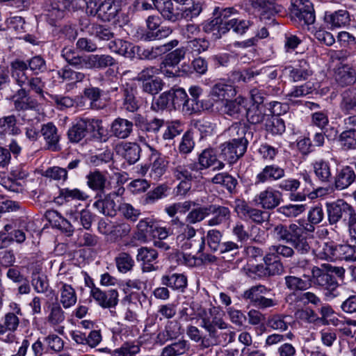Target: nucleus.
<instances>
[{
	"label": "nucleus",
	"mask_w": 356,
	"mask_h": 356,
	"mask_svg": "<svg viewBox=\"0 0 356 356\" xmlns=\"http://www.w3.org/2000/svg\"><path fill=\"white\" fill-rule=\"evenodd\" d=\"M273 234L278 241L290 243L293 247L286 245H271L273 252L280 257L289 259L294 257L296 251L300 254L309 252L311 245L304 229L301 226L292 223L289 225L279 224L273 229Z\"/></svg>",
	"instance_id": "f257e3e1"
},
{
	"label": "nucleus",
	"mask_w": 356,
	"mask_h": 356,
	"mask_svg": "<svg viewBox=\"0 0 356 356\" xmlns=\"http://www.w3.org/2000/svg\"><path fill=\"white\" fill-rule=\"evenodd\" d=\"M200 326L208 332V338L202 340V348H208L218 345H226L234 341L236 333L229 329V325L216 316L201 319Z\"/></svg>",
	"instance_id": "f03ea898"
},
{
	"label": "nucleus",
	"mask_w": 356,
	"mask_h": 356,
	"mask_svg": "<svg viewBox=\"0 0 356 356\" xmlns=\"http://www.w3.org/2000/svg\"><path fill=\"white\" fill-rule=\"evenodd\" d=\"M152 107L156 111L168 109L180 111L184 115L195 113L193 101H189L186 92L181 88H172L162 92L152 104Z\"/></svg>",
	"instance_id": "7ed1b4c3"
},
{
	"label": "nucleus",
	"mask_w": 356,
	"mask_h": 356,
	"mask_svg": "<svg viewBox=\"0 0 356 356\" xmlns=\"http://www.w3.org/2000/svg\"><path fill=\"white\" fill-rule=\"evenodd\" d=\"M330 225H336L341 219L346 222L350 236L356 235V211L343 200L326 203Z\"/></svg>",
	"instance_id": "20e7f679"
},
{
	"label": "nucleus",
	"mask_w": 356,
	"mask_h": 356,
	"mask_svg": "<svg viewBox=\"0 0 356 356\" xmlns=\"http://www.w3.org/2000/svg\"><path fill=\"white\" fill-rule=\"evenodd\" d=\"M172 225L177 229L178 235L176 238L177 245L183 250H194L202 252L205 247L204 236H196V230L188 224L180 221L177 218L172 220Z\"/></svg>",
	"instance_id": "39448f33"
},
{
	"label": "nucleus",
	"mask_w": 356,
	"mask_h": 356,
	"mask_svg": "<svg viewBox=\"0 0 356 356\" xmlns=\"http://www.w3.org/2000/svg\"><path fill=\"white\" fill-rule=\"evenodd\" d=\"M102 121L99 119L80 118L76 119L67 131V137L71 143H76L86 137L87 134H97L99 137L103 134Z\"/></svg>",
	"instance_id": "423d86ee"
},
{
	"label": "nucleus",
	"mask_w": 356,
	"mask_h": 356,
	"mask_svg": "<svg viewBox=\"0 0 356 356\" xmlns=\"http://www.w3.org/2000/svg\"><path fill=\"white\" fill-rule=\"evenodd\" d=\"M291 20L300 26H308L315 22V13L309 0H294L290 10Z\"/></svg>",
	"instance_id": "0eeeda50"
},
{
	"label": "nucleus",
	"mask_w": 356,
	"mask_h": 356,
	"mask_svg": "<svg viewBox=\"0 0 356 356\" xmlns=\"http://www.w3.org/2000/svg\"><path fill=\"white\" fill-rule=\"evenodd\" d=\"M303 277L310 279L311 284L313 283L330 293H332L339 286V284L335 277L325 270L323 264H322L321 267L316 266H312L311 275L303 274Z\"/></svg>",
	"instance_id": "6e6552de"
},
{
	"label": "nucleus",
	"mask_w": 356,
	"mask_h": 356,
	"mask_svg": "<svg viewBox=\"0 0 356 356\" xmlns=\"http://www.w3.org/2000/svg\"><path fill=\"white\" fill-rule=\"evenodd\" d=\"M79 26L81 31L87 33L99 41H108L114 38L115 33L111 27L107 25L92 22L87 17H83L79 20Z\"/></svg>",
	"instance_id": "1a4fd4ad"
},
{
	"label": "nucleus",
	"mask_w": 356,
	"mask_h": 356,
	"mask_svg": "<svg viewBox=\"0 0 356 356\" xmlns=\"http://www.w3.org/2000/svg\"><path fill=\"white\" fill-rule=\"evenodd\" d=\"M247 148L243 146L242 144H238L229 140L220 145L218 157L222 161L232 165L236 163L245 154Z\"/></svg>",
	"instance_id": "9d476101"
},
{
	"label": "nucleus",
	"mask_w": 356,
	"mask_h": 356,
	"mask_svg": "<svg viewBox=\"0 0 356 356\" xmlns=\"http://www.w3.org/2000/svg\"><path fill=\"white\" fill-rule=\"evenodd\" d=\"M282 201V194L272 187H267L258 193L254 199L257 206L265 210H273L277 207Z\"/></svg>",
	"instance_id": "9b49d317"
},
{
	"label": "nucleus",
	"mask_w": 356,
	"mask_h": 356,
	"mask_svg": "<svg viewBox=\"0 0 356 356\" xmlns=\"http://www.w3.org/2000/svg\"><path fill=\"white\" fill-rule=\"evenodd\" d=\"M252 24L253 22L250 19L233 17L226 21L223 26L219 28L218 31L213 33V36L215 39H220L229 30H232L237 35H243L246 33Z\"/></svg>",
	"instance_id": "f8f14e48"
},
{
	"label": "nucleus",
	"mask_w": 356,
	"mask_h": 356,
	"mask_svg": "<svg viewBox=\"0 0 356 356\" xmlns=\"http://www.w3.org/2000/svg\"><path fill=\"white\" fill-rule=\"evenodd\" d=\"M271 115H268L266 118V129L273 134H282L285 131L284 120L279 117L281 114L282 104L278 102L270 103Z\"/></svg>",
	"instance_id": "ddd939ff"
},
{
	"label": "nucleus",
	"mask_w": 356,
	"mask_h": 356,
	"mask_svg": "<svg viewBox=\"0 0 356 356\" xmlns=\"http://www.w3.org/2000/svg\"><path fill=\"white\" fill-rule=\"evenodd\" d=\"M227 135L232 141L242 144L243 146L248 147L249 141L252 139L253 133L250 127L245 124L238 122L233 123L226 131Z\"/></svg>",
	"instance_id": "4468645a"
},
{
	"label": "nucleus",
	"mask_w": 356,
	"mask_h": 356,
	"mask_svg": "<svg viewBox=\"0 0 356 356\" xmlns=\"http://www.w3.org/2000/svg\"><path fill=\"white\" fill-rule=\"evenodd\" d=\"M120 198L115 193H111L95 202L93 206L102 214L115 216L119 209Z\"/></svg>",
	"instance_id": "2eb2a0df"
},
{
	"label": "nucleus",
	"mask_w": 356,
	"mask_h": 356,
	"mask_svg": "<svg viewBox=\"0 0 356 356\" xmlns=\"http://www.w3.org/2000/svg\"><path fill=\"white\" fill-rule=\"evenodd\" d=\"M162 17L175 22L181 19V8L172 0H151Z\"/></svg>",
	"instance_id": "dca6fc26"
},
{
	"label": "nucleus",
	"mask_w": 356,
	"mask_h": 356,
	"mask_svg": "<svg viewBox=\"0 0 356 356\" xmlns=\"http://www.w3.org/2000/svg\"><path fill=\"white\" fill-rule=\"evenodd\" d=\"M90 296L104 308L114 307L118 302V293L111 289L104 292L93 284L90 290Z\"/></svg>",
	"instance_id": "f3484780"
},
{
	"label": "nucleus",
	"mask_w": 356,
	"mask_h": 356,
	"mask_svg": "<svg viewBox=\"0 0 356 356\" xmlns=\"http://www.w3.org/2000/svg\"><path fill=\"white\" fill-rule=\"evenodd\" d=\"M285 170L275 164L266 165L255 177V184L277 181L284 178Z\"/></svg>",
	"instance_id": "a211bd4d"
},
{
	"label": "nucleus",
	"mask_w": 356,
	"mask_h": 356,
	"mask_svg": "<svg viewBox=\"0 0 356 356\" xmlns=\"http://www.w3.org/2000/svg\"><path fill=\"white\" fill-rule=\"evenodd\" d=\"M158 252L156 250L147 247H141L138 249L136 260L141 262L143 272H152L156 270L158 267L154 264L156 263Z\"/></svg>",
	"instance_id": "6ab92c4d"
},
{
	"label": "nucleus",
	"mask_w": 356,
	"mask_h": 356,
	"mask_svg": "<svg viewBox=\"0 0 356 356\" xmlns=\"http://www.w3.org/2000/svg\"><path fill=\"white\" fill-rule=\"evenodd\" d=\"M119 10L118 5L108 0L102 2L95 10H92L90 16H97L103 22H111L116 17Z\"/></svg>",
	"instance_id": "aec40b11"
},
{
	"label": "nucleus",
	"mask_w": 356,
	"mask_h": 356,
	"mask_svg": "<svg viewBox=\"0 0 356 356\" xmlns=\"http://www.w3.org/2000/svg\"><path fill=\"white\" fill-rule=\"evenodd\" d=\"M212 215V217L207 221V225L211 227L220 225L231 218L230 209L224 206L218 204L208 205V216Z\"/></svg>",
	"instance_id": "412c9836"
},
{
	"label": "nucleus",
	"mask_w": 356,
	"mask_h": 356,
	"mask_svg": "<svg viewBox=\"0 0 356 356\" xmlns=\"http://www.w3.org/2000/svg\"><path fill=\"white\" fill-rule=\"evenodd\" d=\"M10 76L21 88H25L26 83H28L30 76L27 74V66L24 60L15 59L10 64Z\"/></svg>",
	"instance_id": "4be33fe9"
},
{
	"label": "nucleus",
	"mask_w": 356,
	"mask_h": 356,
	"mask_svg": "<svg viewBox=\"0 0 356 356\" xmlns=\"http://www.w3.org/2000/svg\"><path fill=\"white\" fill-rule=\"evenodd\" d=\"M134 124L131 121L122 118H117L111 125L112 136L119 139L127 138L133 132Z\"/></svg>",
	"instance_id": "5701e85b"
},
{
	"label": "nucleus",
	"mask_w": 356,
	"mask_h": 356,
	"mask_svg": "<svg viewBox=\"0 0 356 356\" xmlns=\"http://www.w3.org/2000/svg\"><path fill=\"white\" fill-rule=\"evenodd\" d=\"M183 332L181 325L177 321H169L167 322L165 328L160 332L156 337L157 342L164 344L169 340L178 338Z\"/></svg>",
	"instance_id": "b1692460"
},
{
	"label": "nucleus",
	"mask_w": 356,
	"mask_h": 356,
	"mask_svg": "<svg viewBox=\"0 0 356 356\" xmlns=\"http://www.w3.org/2000/svg\"><path fill=\"white\" fill-rule=\"evenodd\" d=\"M14 108L17 111L34 109L38 107V102L29 96L26 88L19 89L13 96Z\"/></svg>",
	"instance_id": "393cba45"
},
{
	"label": "nucleus",
	"mask_w": 356,
	"mask_h": 356,
	"mask_svg": "<svg viewBox=\"0 0 356 356\" xmlns=\"http://www.w3.org/2000/svg\"><path fill=\"white\" fill-rule=\"evenodd\" d=\"M286 70L289 72L290 79L294 82L307 80L313 73L309 63L304 59L298 60L294 67H286Z\"/></svg>",
	"instance_id": "a878e982"
},
{
	"label": "nucleus",
	"mask_w": 356,
	"mask_h": 356,
	"mask_svg": "<svg viewBox=\"0 0 356 356\" xmlns=\"http://www.w3.org/2000/svg\"><path fill=\"white\" fill-rule=\"evenodd\" d=\"M340 97L341 111L345 114L356 113V87L345 90Z\"/></svg>",
	"instance_id": "bb28decb"
},
{
	"label": "nucleus",
	"mask_w": 356,
	"mask_h": 356,
	"mask_svg": "<svg viewBox=\"0 0 356 356\" xmlns=\"http://www.w3.org/2000/svg\"><path fill=\"white\" fill-rule=\"evenodd\" d=\"M356 175L350 166L342 168L334 177V187L337 190H343L350 186L355 180Z\"/></svg>",
	"instance_id": "cd10ccee"
},
{
	"label": "nucleus",
	"mask_w": 356,
	"mask_h": 356,
	"mask_svg": "<svg viewBox=\"0 0 356 356\" xmlns=\"http://www.w3.org/2000/svg\"><path fill=\"white\" fill-rule=\"evenodd\" d=\"M46 217L55 227L65 233L67 236L73 234L74 228L70 222L63 217L57 211H48Z\"/></svg>",
	"instance_id": "c85d7f7f"
},
{
	"label": "nucleus",
	"mask_w": 356,
	"mask_h": 356,
	"mask_svg": "<svg viewBox=\"0 0 356 356\" xmlns=\"http://www.w3.org/2000/svg\"><path fill=\"white\" fill-rule=\"evenodd\" d=\"M161 283L173 290L184 291L187 286V277L183 274L169 273L162 275Z\"/></svg>",
	"instance_id": "c756f323"
},
{
	"label": "nucleus",
	"mask_w": 356,
	"mask_h": 356,
	"mask_svg": "<svg viewBox=\"0 0 356 356\" xmlns=\"http://www.w3.org/2000/svg\"><path fill=\"white\" fill-rule=\"evenodd\" d=\"M335 80L343 87L353 84L356 81V71L348 65L339 66L335 72Z\"/></svg>",
	"instance_id": "7c9ffc66"
},
{
	"label": "nucleus",
	"mask_w": 356,
	"mask_h": 356,
	"mask_svg": "<svg viewBox=\"0 0 356 356\" xmlns=\"http://www.w3.org/2000/svg\"><path fill=\"white\" fill-rule=\"evenodd\" d=\"M325 22L332 27L345 26L349 24L350 19L347 10H339L335 12H325L324 16Z\"/></svg>",
	"instance_id": "2f4dec72"
},
{
	"label": "nucleus",
	"mask_w": 356,
	"mask_h": 356,
	"mask_svg": "<svg viewBox=\"0 0 356 356\" xmlns=\"http://www.w3.org/2000/svg\"><path fill=\"white\" fill-rule=\"evenodd\" d=\"M152 159L153 161L149 166V176L156 181L165 174L168 162L160 154H152Z\"/></svg>",
	"instance_id": "473e14b6"
},
{
	"label": "nucleus",
	"mask_w": 356,
	"mask_h": 356,
	"mask_svg": "<svg viewBox=\"0 0 356 356\" xmlns=\"http://www.w3.org/2000/svg\"><path fill=\"white\" fill-rule=\"evenodd\" d=\"M199 164L204 168L213 166L215 170H220L225 167L222 159H218L212 149H204L199 156Z\"/></svg>",
	"instance_id": "72a5a7b5"
},
{
	"label": "nucleus",
	"mask_w": 356,
	"mask_h": 356,
	"mask_svg": "<svg viewBox=\"0 0 356 356\" xmlns=\"http://www.w3.org/2000/svg\"><path fill=\"white\" fill-rule=\"evenodd\" d=\"M245 110V100L241 97H238L234 100H226L224 104V113L235 119H238L243 115Z\"/></svg>",
	"instance_id": "f704fd0d"
},
{
	"label": "nucleus",
	"mask_w": 356,
	"mask_h": 356,
	"mask_svg": "<svg viewBox=\"0 0 356 356\" xmlns=\"http://www.w3.org/2000/svg\"><path fill=\"white\" fill-rule=\"evenodd\" d=\"M286 287L295 293V291H305L311 287V280L309 278L298 277L295 275H286L284 277Z\"/></svg>",
	"instance_id": "c9c22d12"
},
{
	"label": "nucleus",
	"mask_w": 356,
	"mask_h": 356,
	"mask_svg": "<svg viewBox=\"0 0 356 356\" xmlns=\"http://www.w3.org/2000/svg\"><path fill=\"white\" fill-rule=\"evenodd\" d=\"M41 134L47 142L48 148L52 150L57 149V145L59 141V136L57 133V128L51 123L43 124L40 129Z\"/></svg>",
	"instance_id": "e433bc0d"
},
{
	"label": "nucleus",
	"mask_w": 356,
	"mask_h": 356,
	"mask_svg": "<svg viewBox=\"0 0 356 356\" xmlns=\"http://www.w3.org/2000/svg\"><path fill=\"white\" fill-rule=\"evenodd\" d=\"M123 106L126 111L134 112L139 108L138 101L135 97L136 88L126 83L123 86Z\"/></svg>",
	"instance_id": "4c0bfd02"
},
{
	"label": "nucleus",
	"mask_w": 356,
	"mask_h": 356,
	"mask_svg": "<svg viewBox=\"0 0 356 356\" xmlns=\"http://www.w3.org/2000/svg\"><path fill=\"white\" fill-rule=\"evenodd\" d=\"M293 297L295 298L294 302L296 303L302 302L304 305L312 304L314 306H319L321 304V298L312 291H307L299 294L291 293L286 297V302L292 304V298Z\"/></svg>",
	"instance_id": "58836bf2"
},
{
	"label": "nucleus",
	"mask_w": 356,
	"mask_h": 356,
	"mask_svg": "<svg viewBox=\"0 0 356 356\" xmlns=\"http://www.w3.org/2000/svg\"><path fill=\"white\" fill-rule=\"evenodd\" d=\"M186 6L181 8V19L192 21L197 17L202 11V2L201 0H191Z\"/></svg>",
	"instance_id": "ea45409f"
},
{
	"label": "nucleus",
	"mask_w": 356,
	"mask_h": 356,
	"mask_svg": "<svg viewBox=\"0 0 356 356\" xmlns=\"http://www.w3.org/2000/svg\"><path fill=\"white\" fill-rule=\"evenodd\" d=\"M189 349L190 344L186 340H179L164 347L161 356H180L186 353Z\"/></svg>",
	"instance_id": "a19ab883"
},
{
	"label": "nucleus",
	"mask_w": 356,
	"mask_h": 356,
	"mask_svg": "<svg viewBox=\"0 0 356 356\" xmlns=\"http://www.w3.org/2000/svg\"><path fill=\"white\" fill-rule=\"evenodd\" d=\"M245 116L247 120L252 124H257L266 120L268 114L266 113V106L252 105L245 108Z\"/></svg>",
	"instance_id": "79ce46f5"
},
{
	"label": "nucleus",
	"mask_w": 356,
	"mask_h": 356,
	"mask_svg": "<svg viewBox=\"0 0 356 356\" xmlns=\"http://www.w3.org/2000/svg\"><path fill=\"white\" fill-rule=\"evenodd\" d=\"M59 291L60 293V302L65 309H68L76 304V294L71 285L61 283Z\"/></svg>",
	"instance_id": "37998d69"
},
{
	"label": "nucleus",
	"mask_w": 356,
	"mask_h": 356,
	"mask_svg": "<svg viewBox=\"0 0 356 356\" xmlns=\"http://www.w3.org/2000/svg\"><path fill=\"white\" fill-rule=\"evenodd\" d=\"M89 70L103 69L116 64V61L108 54H90Z\"/></svg>",
	"instance_id": "c03bdc74"
},
{
	"label": "nucleus",
	"mask_w": 356,
	"mask_h": 356,
	"mask_svg": "<svg viewBox=\"0 0 356 356\" xmlns=\"http://www.w3.org/2000/svg\"><path fill=\"white\" fill-rule=\"evenodd\" d=\"M87 185L93 191H98L103 193L106 188L107 179L99 171L90 172L86 176Z\"/></svg>",
	"instance_id": "a18cd8bd"
},
{
	"label": "nucleus",
	"mask_w": 356,
	"mask_h": 356,
	"mask_svg": "<svg viewBox=\"0 0 356 356\" xmlns=\"http://www.w3.org/2000/svg\"><path fill=\"white\" fill-rule=\"evenodd\" d=\"M110 50L113 52L122 55L127 58H132L134 55V48L132 44L127 41L121 39L114 40L110 42L108 44Z\"/></svg>",
	"instance_id": "49530a36"
},
{
	"label": "nucleus",
	"mask_w": 356,
	"mask_h": 356,
	"mask_svg": "<svg viewBox=\"0 0 356 356\" xmlns=\"http://www.w3.org/2000/svg\"><path fill=\"white\" fill-rule=\"evenodd\" d=\"M210 47L209 41L205 38H197L190 40L186 43V50L193 56L207 51Z\"/></svg>",
	"instance_id": "de8ad7c7"
},
{
	"label": "nucleus",
	"mask_w": 356,
	"mask_h": 356,
	"mask_svg": "<svg viewBox=\"0 0 356 356\" xmlns=\"http://www.w3.org/2000/svg\"><path fill=\"white\" fill-rule=\"evenodd\" d=\"M292 316L285 314H275L268 320V325L273 330L281 332L286 331L289 326L291 325Z\"/></svg>",
	"instance_id": "09e8293b"
},
{
	"label": "nucleus",
	"mask_w": 356,
	"mask_h": 356,
	"mask_svg": "<svg viewBox=\"0 0 356 356\" xmlns=\"http://www.w3.org/2000/svg\"><path fill=\"white\" fill-rule=\"evenodd\" d=\"M314 171L318 179L323 183H328L332 179L330 163L324 160L316 161L313 164Z\"/></svg>",
	"instance_id": "8fccbe9b"
},
{
	"label": "nucleus",
	"mask_w": 356,
	"mask_h": 356,
	"mask_svg": "<svg viewBox=\"0 0 356 356\" xmlns=\"http://www.w3.org/2000/svg\"><path fill=\"white\" fill-rule=\"evenodd\" d=\"M164 124L165 121L163 120L156 118L149 121L141 117H138L136 120V125L142 131L148 133H157Z\"/></svg>",
	"instance_id": "3c124183"
},
{
	"label": "nucleus",
	"mask_w": 356,
	"mask_h": 356,
	"mask_svg": "<svg viewBox=\"0 0 356 356\" xmlns=\"http://www.w3.org/2000/svg\"><path fill=\"white\" fill-rule=\"evenodd\" d=\"M236 90L234 87L224 83H217L211 88V95L218 99H226L234 96Z\"/></svg>",
	"instance_id": "603ef678"
},
{
	"label": "nucleus",
	"mask_w": 356,
	"mask_h": 356,
	"mask_svg": "<svg viewBox=\"0 0 356 356\" xmlns=\"http://www.w3.org/2000/svg\"><path fill=\"white\" fill-rule=\"evenodd\" d=\"M316 90L314 84L307 82L303 85L294 87L286 96L291 103L296 102V98L302 97L311 94Z\"/></svg>",
	"instance_id": "864d4df0"
},
{
	"label": "nucleus",
	"mask_w": 356,
	"mask_h": 356,
	"mask_svg": "<svg viewBox=\"0 0 356 356\" xmlns=\"http://www.w3.org/2000/svg\"><path fill=\"white\" fill-rule=\"evenodd\" d=\"M123 157L129 164L138 161L140 156L141 148L136 143H127L123 146Z\"/></svg>",
	"instance_id": "5fc2aeb1"
},
{
	"label": "nucleus",
	"mask_w": 356,
	"mask_h": 356,
	"mask_svg": "<svg viewBox=\"0 0 356 356\" xmlns=\"http://www.w3.org/2000/svg\"><path fill=\"white\" fill-rule=\"evenodd\" d=\"M268 291L269 290L263 285L253 286L243 292L242 298L254 306L259 298Z\"/></svg>",
	"instance_id": "6e6d98bb"
},
{
	"label": "nucleus",
	"mask_w": 356,
	"mask_h": 356,
	"mask_svg": "<svg viewBox=\"0 0 356 356\" xmlns=\"http://www.w3.org/2000/svg\"><path fill=\"white\" fill-rule=\"evenodd\" d=\"M212 182L216 184L224 186L230 193H234L238 184L236 179L227 173H218L216 175L212 178Z\"/></svg>",
	"instance_id": "4d7b16f0"
},
{
	"label": "nucleus",
	"mask_w": 356,
	"mask_h": 356,
	"mask_svg": "<svg viewBox=\"0 0 356 356\" xmlns=\"http://www.w3.org/2000/svg\"><path fill=\"white\" fill-rule=\"evenodd\" d=\"M25 86L28 87V90H26L28 93L33 92L40 98L44 99V89L45 88V82L42 77L37 76L36 75L30 76Z\"/></svg>",
	"instance_id": "13d9d810"
},
{
	"label": "nucleus",
	"mask_w": 356,
	"mask_h": 356,
	"mask_svg": "<svg viewBox=\"0 0 356 356\" xmlns=\"http://www.w3.org/2000/svg\"><path fill=\"white\" fill-rule=\"evenodd\" d=\"M27 69L33 72L35 75L43 73L47 70V63L44 58L40 55H36L25 61Z\"/></svg>",
	"instance_id": "bf43d9fd"
},
{
	"label": "nucleus",
	"mask_w": 356,
	"mask_h": 356,
	"mask_svg": "<svg viewBox=\"0 0 356 356\" xmlns=\"http://www.w3.org/2000/svg\"><path fill=\"white\" fill-rule=\"evenodd\" d=\"M65 320V314L63 309L57 302H54L49 306V314L47 321L51 325H57Z\"/></svg>",
	"instance_id": "052dcab7"
},
{
	"label": "nucleus",
	"mask_w": 356,
	"mask_h": 356,
	"mask_svg": "<svg viewBox=\"0 0 356 356\" xmlns=\"http://www.w3.org/2000/svg\"><path fill=\"white\" fill-rule=\"evenodd\" d=\"M169 190L166 184H161L155 187L153 190L146 193L144 202L145 204H153L156 201L165 197L167 192Z\"/></svg>",
	"instance_id": "680f3d73"
},
{
	"label": "nucleus",
	"mask_w": 356,
	"mask_h": 356,
	"mask_svg": "<svg viewBox=\"0 0 356 356\" xmlns=\"http://www.w3.org/2000/svg\"><path fill=\"white\" fill-rule=\"evenodd\" d=\"M204 237L211 251L218 252L222 244V234L221 232L215 229H210L207 232L206 236Z\"/></svg>",
	"instance_id": "e2e57ef3"
},
{
	"label": "nucleus",
	"mask_w": 356,
	"mask_h": 356,
	"mask_svg": "<svg viewBox=\"0 0 356 356\" xmlns=\"http://www.w3.org/2000/svg\"><path fill=\"white\" fill-rule=\"evenodd\" d=\"M243 273L252 280H258L266 276V269L264 264H248L242 268Z\"/></svg>",
	"instance_id": "0e129e2a"
},
{
	"label": "nucleus",
	"mask_w": 356,
	"mask_h": 356,
	"mask_svg": "<svg viewBox=\"0 0 356 356\" xmlns=\"http://www.w3.org/2000/svg\"><path fill=\"white\" fill-rule=\"evenodd\" d=\"M115 263L120 273H126L130 271L134 266V261L127 252H121L115 258Z\"/></svg>",
	"instance_id": "69168bd1"
},
{
	"label": "nucleus",
	"mask_w": 356,
	"mask_h": 356,
	"mask_svg": "<svg viewBox=\"0 0 356 356\" xmlns=\"http://www.w3.org/2000/svg\"><path fill=\"white\" fill-rule=\"evenodd\" d=\"M140 350V346L133 342H125L120 348L114 350L112 356H135Z\"/></svg>",
	"instance_id": "338daca9"
},
{
	"label": "nucleus",
	"mask_w": 356,
	"mask_h": 356,
	"mask_svg": "<svg viewBox=\"0 0 356 356\" xmlns=\"http://www.w3.org/2000/svg\"><path fill=\"white\" fill-rule=\"evenodd\" d=\"M341 145L346 149H356V129H349L339 136Z\"/></svg>",
	"instance_id": "774afa93"
}]
</instances>
